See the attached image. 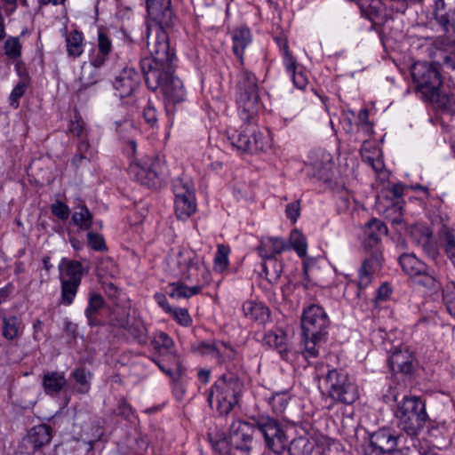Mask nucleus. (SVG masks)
<instances>
[{
    "instance_id": "1",
    "label": "nucleus",
    "mask_w": 455,
    "mask_h": 455,
    "mask_svg": "<svg viewBox=\"0 0 455 455\" xmlns=\"http://www.w3.org/2000/svg\"><path fill=\"white\" fill-rule=\"evenodd\" d=\"M153 30L149 29L148 40ZM150 56L140 60V68L147 86L153 92H159L163 97L167 113L173 112V108L186 100V90L182 81L174 75L175 53L171 49L168 35L162 30L151 43L148 41Z\"/></svg>"
},
{
    "instance_id": "2",
    "label": "nucleus",
    "mask_w": 455,
    "mask_h": 455,
    "mask_svg": "<svg viewBox=\"0 0 455 455\" xmlns=\"http://www.w3.org/2000/svg\"><path fill=\"white\" fill-rule=\"evenodd\" d=\"M235 103L243 124L229 140L239 151L257 153L266 151L271 146L270 133L260 131L256 125L259 111L258 79L254 73L243 70L235 80Z\"/></svg>"
},
{
    "instance_id": "3",
    "label": "nucleus",
    "mask_w": 455,
    "mask_h": 455,
    "mask_svg": "<svg viewBox=\"0 0 455 455\" xmlns=\"http://www.w3.org/2000/svg\"><path fill=\"white\" fill-rule=\"evenodd\" d=\"M243 383L234 373L222 374L207 392V402L220 415L229 414L239 404Z\"/></svg>"
},
{
    "instance_id": "4",
    "label": "nucleus",
    "mask_w": 455,
    "mask_h": 455,
    "mask_svg": "<svg viewBox=\"0 0 455 455\" xmlns=\"http://www.w3.org/2000/svg\"><path fill=\"white\" fill-rule=\"evenodd\" d=\"M397 427L411 438L418 437L428 422L425 401L417 395H405L397 404Z\"/></svg>"
},
{
    "instance_id": "5",
    "label": "nucleus",
    "mask_w": 455,
    "mask_h": 455,
    "mask_svg": "<svg viewBox=\"0 0 455 455\" xmlns=\"http://www.w3.org/2000/svg\"><path fill=\"white\" fill-rule=\"evenodd\" d=\"M324 384L328 397L337 403L351 405L359 398L358 386L344 369L329 370Z\"/></svg>"
},
{
    "instance_id": "6",
    "label": "nucleus",
    "mask_w": 455,
    "mask_h": 455,
    "mask_svg": "<svg viewBox=\"0 0 455 455\" xmlns=\"http://www.w3.org/2000/svg\"><path fill=\"white\" fill-rule=\"evenodd\" d=\"M411 76L417 91L426 100L435 101L438 99L443 81L439 70L434 65L427 62L414 63Z\"/></svg>"
},
{
    "instance_id": "7",
    "label": "nucleus",
    "mask_w": 455,
    "mask_h": 455,
    "mask_svg": "<svg viewBox=\"0 0 455 455\" xmlns=\"http://www.w3.org/2000/svg\"><path fill=\"white\" fill-rule=\"evenodd\" d=\"M58 269L61 283V303L70 305L76 296L84 268L80 261L62 258Z\"/></svg>"
},
{
    "instance_id": "8",
    "label": "nucleus",
    "mask_w": 455,
    "mask_h": 455,
    "mask_svg": "<svg viewBox=\"0 0 455 455\" xmlns=\"http://www.w3.org/2000/svg\"><path fill=\"white\" fill-rule=\"evenodd\" d=\"M172 191L177 219L188 220L196 211V188L192 179L187 175L178 177L172 181Z\"/></svg>"
},
{
    "instance_id": "9",
    "label": "nucleus",
    "mask_w": 455,
    "mask_h": 455,
    "mask_svg": "<svg viewBox=\"0 0 455 455\" xmlns=\"http://www.w3.org/2000/svg\"><path fill=\"white\" fill-rule=\"evenodd\" d=\"M166 172L165 162L159 156H147L139 162L132 161L129 167L130 175L148 188H156Z\"/></svg>"
},
{
    "instance_id": "10",
    "label": "nucleus",
    "mask_w": 455,
    "mask_h": 455,
    "mask_svg": "<svg viewBox=\"0 0 455 455\" xmlns=\"http://www.w3.org/2000/svg\"><path fill=\"white\" fill-rule=\"evenodd\" d=\"M254 427L264 438L266 448L280 449L286 447L287 435L281 423L275 418L260 414L252 418Z\"/></svg>"
},
{
    "instance_id": "11",
    "label": "nucleus",
    "mask_w": 455,
    "mask_h": 455,
    "mask_svg": "<svg viewBox=\"0 0 455 455\" xmlns=\"http://www.w3.org/2000/svg\"><path fill=\"white\" fill-rule=\"evenodd\" d=\"M399 435L389 427H379L369 435V443L363 448V455H386L394 451Z\"/></svg>"
},
{
    "instance_id": "12",
    "label": "nucleus",
    "mask_w": 455,
    "mask_h": 455,
    "mask_svg": "<svg viewBox=\"0 0 455 455\" xmlns=\"http://www.w3.org/2000/svg\"><path fill=\"white\" fill-rule=\"evenodd\" d=\"M254 424L235 419L229 427L230 447L238 451L242 455H251L254 446Z\"/></svg>"
},
{
    "instance_id": "13",
    "label": "nucleus",
    "mask_w": 455,
    "mask_h": 455,
    "mask_svg": "<svg viewBox=\"0 0 455 455\" xmlns=\"http://www.w3.org/2000/svg\"><path fill=\"white\" fill-rule=\"evenodd\" d=\"M146 7L150 19L157 24L154 28V42L159 30L167 34L164 28L172 27L175 24L176 17L172 8L171 0H146Z\"/></svg>"
},
{
    "instance_id": "14",
    "label": "nucleus",
    "mask_w": 455,
    "mask_h": 455,
    "mask_svg": "<svg viewBox=\"0 0 455 455\" xmlns=\"http://www.w3.org/2000/svg\"><path fill=\"white\" fill-rule=\"evenodd\" d=\"M278 44L285 72L292 81L294 87L299 90H304L308 84L307 73L304 71L303 67L298 64L296 58L291 52L287 41L279 40Z\"/></svg>"
},
{
    "instance_id": "15",
    "label": "nucleus",
    "mask_w": 455,
    "mask_h": 455,
    "mask_svg": "<svg viewBox=\"0 0 455 455\" xmlns=\"http://www.w3.org/2000/svg\"><path fill=\"white\" fill-rule=\"evenodd\" d=\"M301 333L327 341L331 321L328 315H301Z\"/></svg>"
},
{
    "instance_id": "16",
    "label": "nucleus",
    "mask_w": 455,
    "mask_h": 455,
    "mask_svg": "<svg viewBox=\"0 0 455 455\" xmlns=\"http://www.w3.org/2000/svg\"><path fill=\"white\" fill-rule=\"evenodd\" d=\"M399 265L411 278L424 277V285H432L434 276L432 270L413 253H403L399 257Z\"/></svg>"
},
{
    "instance_id": "17",
    "label": "nucleus",
    "mask_w": 455,
    "mask_h": 455,
    "mask_svg": "<svg viewBox=\"0 0 455 455\" xmlns=\"http://www.w3.org/2000/svg\"><path fill=\"white\" fill-rule=\"evenodd\" d=\"M52 438V429L47 424H40L33 427L23 439L20 449L31 451H42V448L48 445Z\"/></svg>"
},
{
    "instance_id": "18",
    "label": "nucleus",
    "mask_w": 455,
    "mask_h": 455,
    "mask_svg": "<svg viewBox=\"0 0 455 455\" xmlns=\"http://www.w3.org/2000/svg\"><path fill=\"white\" fill-rule=\"evenodd\" d=\"M140 81V75L133 68H124L115 77L113 86L120 98H125L139 88Z\"/></svg>"
},
{
    "instance_id": "19",
    "label": "nucleus",
    "mask_w": 455,
    "mask_h": 455,
    "mask_svg": "<svg viewBox=\"0 0 455 455\" xmlns=\"http://www.w3.org/2000/svg\"><path fill=\"white\" fill-rule=\"evenodd\" d=\"M410 237L413 243L420 247L430 258L435 259L438 249L433 233L425 224H415L410 228Z\"/></svg>"
},
{
    "instance_id": "20",
    "label": "nucleus",
    "mask_w": 455,
    "mask_h": 455,
    "mask_svg": "<svg viewBox=\"0 0 455 455\" xmlns=\"http://www.w3.org/2000/svg\"><path fill=\"white\" fill-rule=\"evenodd\" d=\"M232 52L235 56L237 58L239 62V73L237 76L243 71L247 70L244 68L245 59L244 52L247 47L252 42V35L250 28L245 25H241L232 31Z\"/></svg>"
},
{
    "instance_id": "21",
    "label": "nucleus",
    "mask_w": 455,
    "mask_h": 455,
    "mask_svg": "<svg viewBox=\"0 0 455 455\" xmlns=\"http://www.w3.org/2000/svg\"><path fill=\"white\" fill-rule=\"evenodd\" d=\"M118 325L140 344L148 341V329L140 315H118Z\"/></svg>"
},
{
    "instance_id": "22",
    "label": "nucleus",
    "mask_w": 455,
    "mask_h": 455,
    "mask_svg": "<svg viewBox=\"0 0 455 455\" xmlns=\"http://www.w3.org/2000/svg\"><path fill=\"white\" fill-rule=\"evenodd\" d=\"M387 235V228L383 221L376 218L369 220L363 227V245L367 248H376L383 236Z\"/></svg>"
},
{
    "instance_id": "23",
    "label": "nucleus",
    "mask_w": 455,
    "mask_h": 455,
    "mask_svg": "<svg viewBox=\"0 0 455 455\" xmlns=\"http://www.w3.org/2000/svg\"><path fill=\"white\" fill-rule=\"evenodd\" d=\"M333 165L331 155L326 151H319L312 159L311 174L319 180L329 181L331 178Z\"/></svg>"
},
{
    "instance_id": "24",
    "label": "nucleus",
    "mask_w": 455,
    "mask_h": 455,
    "mask_svg": "<svg viewBox=\"0 0 455 455\" xmlns=\"http://www.w3.org/2000/svg\"><path fill=\"white\" fill-rule=\"evenodd\" d=\"M68 381L65 372L58 371H47L42 376V387L45 395L56 397L67 387Z\"/></svg>"
},
{
    "instance_id": "25",
    "label": "nucleus",
    "mask_w": 455,
    "mask_h": 455,
    "mask_svg": "<svg viewBox=\"0 0 455 455\" xmlns=\"http://www.w3.org/2000/svg\"><path fill=\"white\" fill-rule=\"evenodd\" d=\"M381 267L380 256L378 251H374L372 255L363 260L362 266L358 269L357 286L359 290H363L371 283L373 275Z\"/></svg>"
},
{
    "instance_id": "26",
    "label": "nucleus",
    "mask_w": 455,
    "mask_h": 455,
    "mask_svg": "<svg viewBox=\"0 0 455 455\" xmlns=\"http://www.w3.org/2000/svg\"><path fill=\"white\" fill-rule=\"evenodd\" d=\"M104 63H95L94 59L89 57V61L84 62L81 68L79 76L80 89H87L101 80V68Z\"/></svg>"
},
{
    "instance_id": "27",
    "label": "nucleus",
    "mask_w": 455,
    "mask_h": 455,
    "mask_svg": "<svg viewBox=\"0 0 455 455\" xmlns=\"http://www.w3.org/2000/svg\"><path fill=\"white\" fill-rule=\"evenodd\" d=\"M288 245L284 239L280 237L266 236L262 237L257 251L259 256L264 259H271L275 255L285 251Z\"/></svg>"
},
{
    "instance_id": "28",
    "label": "nucleus",
    "mask_w": 455,
    "mask_h": 455,
    "mask_svg": "<svg viewBox=\"0 0 455 455\" xmlns=\"http://www.w3.org/2000/svg\"><path fill=\"white\" fill-rule=\"evenodd\" d=\"M361 156L363 161L367 164L375 172L380 174L385 168L380 149L368 141H364L361 148Z\"/></svg>"
},
{
    "instance_id": "29",
    "label": "nucleus",
    "mask_w": 455,
    "mask_h": 455,
    "mask_svg": "<svg viewBox=\"0 0 455 455\" xmlns=\"http://www.w3.org/2000/svg\"><path fill=\"white\" fill-rule=\"evenodd\" d=\"M392 372L411 374L413 371V356L408 351H395L388 358Z\"/></svg>"
},
{
    "instance_id": "30",
    "label": "nucleus",
    "mask_w": 455,
    "mask_h": 455,
    "mask_svg": "<svg viewBox=\"0 0 455 455\" xmlns=\"http://www.w3.org/2000/svg\"><path fill=\"white\" fill-rule=\"evenodd\" d=\"M113 52V44L110 36L103 30L100 29L97 36L96 51L89 57L94 59L95 63H104L109 60Z\"/></svg>"
},
{
    "instance_id": "31",
    "label": "nucleus",
    "mask_w": 455,
    "mask_h": 455,
    "mask_svg": "<svg viewBox=\"0 0 455 455\" xmlns=\"http://www.w3.org/2000/svg\"><path fill=\"white\" fill-rule=\"evenodd\" d=\"M278 332L268 331L264 336V341L269 347H275L283 360L290 361L291 350L288 347L287 335L282 330Z\"/></svg>"
},
{
    "instance_id": "32",
    "label": "nucleus",
    "mask_w": 455,
    "mask_h": 455,
    "mask_svg": "<svg viewBox=\"0 0 455 455\" xmlns=\"http://www.w3.org/2000/svg\"><path fill=\"white\" fill-rule=\"evenodd\" d=\"M211 356L216 359L218 365H222L235 359L236 350L228 342L213 339Z\"/></svg>"
},
{
    "instance_id": "33",
    "label": "nucleus",
    "mask_w": 455,
    "mask_h": 455,
    "mask_svg": "<svg viewBox=\"0 0 455 455\" xmlns=\"http://www.w3.org/2000/svg\"><path fill=\"white\" fill-rule=\"evenodd\" d=\"M66 50L68 57L79 58L84 52V36L81 31L73 30L66 35Z\"/></svg>"
},
{
    "instance_id": "34",
    "label": "nucleus",
    "mask_w": 455,
    "mask_h": 455,
    "mask_svg": "<svg viewBox=\"0 0 455 455\" xmlns=\"http://www.w3.org/2000/svg\"><path fill=\"white\" fill-rule=\"evenodd\" d=\"M151 346L159 355H171L176 357L173 339L165 332L156 333L151 340Z\"/></svg>"
},
{
    "instance_id": "35",
    "label": "nucleus",
    "mask_w": 455,
    "mask_h": 455,
    "mask_svg": "<svg viewBox=\"0 0 455 455\" xmlns=\"http://www.w3.org/2000/svg\"><path fill=\"white\" fill-rule=\"evenodd\" d=\"M72 221L81 230H89L92 226V214L87 206L78 199V204L74 207Z\"/></svg>"
},
{
    "instance_id": "36",
    "label": "nucleus",
    "mask_w": 455,
    "mask_h": 455,
    "mask_svg": "<svg viewBox=\"0 0 455 455\" xmlns=\"http://www.w3.org/2000/svg\"><path fill=\"white\" fill-rule=\"evenodd\" d=\"M3 328L2 334L8 339L12 340L20 332L21 321L16 315H3Z\"/></svg>"
},
{
    "instance_id": "37",
    "label": "nucleus",
    "mask_w": 455,
    "mask_h": 455,
    "mask_svg": "<svg viewBox=\"0 0 455 455\" xmlns=\"http://www.w3.org/2000/svg\"><path fill=\"white\" fill-rule=\"evenodd\" d=\"M325 342L324 340H318L314 337H308L301 333L300 344L303 347L300 353L302 356L306 360L317 358L319 356V347Z\"/></svg>"
},
{
    "instance_id": "38",
    "label": "nucleus",
    "mask_w": 455,
    "mask_h": 455,
    "mask_svg": "<svg viewBox=\"0 0 455 455\" xmlns=\"http://www.w3.org/2000/svg\"><path fill=\"white\" fill-rule=\"evenodd\" d=\"M203 290V285L188 286L181 283H171L169 295L174 299L190 298L199 294Z\"/></svg>"
},
{
    "instance_id": "39",
    "label": "nucleus",
    "mask_w": 455,
    "mask_h": 455,
    "mask_svg": "<svg viewBox=\"0 0 455 455\" xmlns=\"http://www.w3.org/2000/svg\"><path fill=\"white\" fill-rule=\"evenodd\" d=\"M314 449L313 443L306 435L294 438L289 446L291 455H309Z\"/></svg>"
},
{
    "instance_id": "40",
    "label": "nucleus",
    "mask_w": 455,
    "mask_h": 455,
    "mask_svg": "<svg viewBox=\"0 0 455 455\" xmlns=\"http://www.w3.org/2000/svg\"><path fill=\"white\" fill-rule=\"evenodd\" d=\"M25 35L22 31L18 36L8 37L4 44V52L9 60H17L22 54V44L20 41V37Z\"/></svg>"
},
{
    "instance_id": "41",
    "label": "nucleus",
    "mask_w": 455,
    "mask_h": 455,
    "mask_svg": "<svg viewBox=\"0 0 455 455\" xmlns=\"http://www.w3.org/2000/svg\"><path fill=\"white\" fill-rule=\"evenodd\" d=\"M71 378L79 385L76 392L87 394L90 390V379L92 374L84 367L76 368L70 374Z\"/></svg>"
},
{
    "instance_id": "42",
    "label": "nucleus",
    "mask_w": 455,
    "mask_h": 455,
    "mask_svg": "<svg viewBox=\"0 0 455 455\" xmlns=\"http://www.w3.org/2000/svg\"><path fill=\"white\" fill-rule=\"evenodd\" d=\"M439 239L447 256L455 266V235L448 228H443L439 233Z\"/></svg>"
},
{
    "instance_id": "43",
    "label": "nucleus",
    "mask_w": 455,
    "mask_h": 455,
    "mask_svg": "<svg viewBox=\"0 0 455 455\" xmlns=\"http://www.w3.org/2000/svg\"><path fill=\"white\" fill-rule=\"evenodd\" d=\"M230 247L225 244H219L213 259L214 269L218 272L225 271L229 265Z\"/></svg>"
},
{
    "instance_id": "44",
    "label": "nucleus",
    "mask_w": 455,
    "mask_h": 455,
    "mask_svg": "<svg viewBox=\"0 0 455 455\" xmlns=\"http://www.w3.org/2000/svg\"><path fill=\"white\" fill-rule=\"evenodd\" d=\"M443 7L447 11L444 14H440V21L446 27H451L455 30V0H442Z\"/></svg>"
},
{
    "instance_id": "45",
    "label": "nucleus",
    "mask_w": 455,
    "mask_h": 455,
    "mask_svg": "<svg viewBox=\"0 0 455 455\" xmlns=\"http://www.w3.org/2000/svg\"><path fill=\"white\" fill-rule=\"evenodd\" d=\"M114 413L122 419L132 421L136 418V411L133 407L127 402L125 397H121L116 404Z\"/></svg>"
},
{
    "instance_id": "46",
    "label": "nucleus",
    "mask_w": 455,
    "mask_h": 455,
    "mask_svg": "<svg viewBox=\"0 0 455 455\" xmlns=\"http://www.w3.org/2000/svg\"><path fill=\"white\" fill-rule=\"evenodd\" d=\"M290 243L299 258L307 254V241L305 236L299 231L293 230L290 235Z\"/></svg>"
},
{
    "instance_id": "47",
    "label": "nucleus",
    "mask_w": 455,
    "mask_h": 455,
    "mask_svg": "<svg viewBox=\"0 0 455 455\" xmlns=\"http://www.w3.org/2000/svg\"><path fill=\"white\" fill-rule=\"evenodd\" d=\"M68 130L69 133L79 139L88 137V130L85 122L80 117L76 116L74 120L68 124Z\"/></svg>"
},
{
    "instance_id": "48",
    "label": "nucleus",
    "mask_w": 455,
    "mask_h": 455,
    "mask_svg": "<svg viewBox=\"0 0 455 455\" xmlns=\"http://www.w3.org/2000/svg\"><path fill=\"white\" fill-rule=\"evenodd\" d=\"M213 347L212 340H201L191 344L190 350L193 354L200 356H211Z\"/></svg>"
},
{
    "instance_id": "49",
    "label": "nucleus",
    "mask_w": 455,
    "mask_h": 455,
    "mask_svg": "<svg viewBox=\"0 0 455 455\" xmlns=\"http://www.w3.org/2000/svg\"><path fill=\"white\" fill-rule=\"evenodd\" d=\"M443 302L448 313H455V282L447 283L443 289Z\"/></svg>"
},
{
    "instance_id": "50",
    "label": "nucleus",
    "mask_w": 455,
    "mask_h": 455,
    "mask_svg": "<svg viewBox=\"0 0 455 455\" xmlns=\"http://www.w3.org/2000/svg\"><path fill=\"white\" fill-rule=\"evenodd\" d=\"M87 243L89 247L96 251H104L107 250V245L104 237L94 232L87 233Z\"/></svg>"
},
{
    "instance_id": "51",
    "label": "nucleus",
    "mask_w": 455,
    "mask_h": 455,
    "mask_svg": "<svg viewBox=\"0 0 455 455\" xmlns=\"http://www.w3.org/2000/svg\"><path fill=\"white\" fill-rule=\"evenodd\" d=\"M386 217L389 219L393 224L400 225L403 223V207L399 202L392 204L386 210Z\"/></svg>"
},
{
    "instance_id": "52",
    "label": "nucleus",
    "mask_w": 455,
    "mask_h": 455,
    "mask_svg": "<svg viewBox=\"0 0 455 455\" xmlns=\"http://www.w3.org/2000/svg\"><path fill=\"white\" fill-rule=\"evenodd\" d=\"M28 86V84H26V81L19 82L15 85V87L13 88V90L12 91V92L9 96L10 105L12 108H17L19 107V105H20L19 100L26 92Z\"/></svg>"
},
{
    "instance_id": "53",
    "label": "nucleus",
    "mask_w": 455,
    "mask_h": 455,
    "mask_svg": "<svg viewBox=\"0 0 455 455\" xmlns=\"http://www.w3.org/2000/svg\"><path fill=\"white\" fill-rule=\"evenodd\" d=\"M105 304L103 297L95 291L89 293L88 306L85 309V313H94L100 310Z\"/></svg>"
},
{
    "instance_id": "54",
    "label": "nucleus",
    "mask_w": 455,
    "mask_h": 455,
    "mask_svg": "<svg viewBox=\"0 0 455 455\" xmlns=\"http://www.w3.org/2000/svg\"><path fill=\"white\" fill-rule=\"evenodd\" d=\"M209 441L213 451L218 452L220 455H225L228 452V445L230 444L229 442H228L225 437H213L211 435H209Z\"/></svg>"
},
{
    "instance_id": "55",
    "label": "nucleus",
    "mask_w": 455,
    "mask_h": 455,
    "mask_svg": "<svg viewBox=\"0 0 455 455\" xmlns=\"http://www.w3.org/2000/svg\"><path fill=\"white\" fill-rule=\"evenodd\" d=\"M51 210L52 214L61 220H66L69 217V208L61 201H55L52 204Z\"/></svg>"
},
{
    "instance_id": "56",
    "label": "nucleus",
    "mask_w": 455,
    "mask_h": 455,
    "mask_svg": "<svg viewBox=\"0 0 455 455\" xmlns=\"http://www.w3.org/2000/svg\"><path fill=\"white\" fill-rule=\"evenodd\" d=\"M358 120L361 129L368 135H371L373 133V124L369 119V110L367 108H362L359 111Z\"/></svg>"
},
{
    "instance_id": "57",
    "label": "nucleus",
    "mask_w": 455,
    "mask_h": 455,
    "mask_svg": "<svg viewBox=\"0 0 455 455\" xmlns=\"http://www.w3.org/2000/svg\"><path fill=\"white\" fill-rule=\"evenodd\" d=\"M243 313H269L267 307L261 302L250 300L243 305Z\"/></svg>"
},
{
    "instance_id": "58",
    "label": "nucleus",
    "mask_w": 455,
    "mask_h": 455,
    "mask_svg": "<svg viewBox=\"0 0 455 455\" xmlns=\"http://www.w3.org/2000/svg\"><path fill=\"white\" fill-rule=\"evenodd\" d=\"M285 214L286 217L295 224L300 215V202L298 200L288 204L286 205Z\"/></svg>"
},
{
    "instance_id": "59",
    "label": "nucleus",
    "mask_w": 455,
    "mask_h": 455,
    "mask_svg": "<svg viewBox=\"0 0 455 455\" xmlns=\"http://www.w3.org/2000/svg\"><path fill=\"white\" fill-rule=\"evenodd\" d=\"M142 116L146 123H148L151 127H154L157 124L156 109L151 103H148L144 108Z\"/></svg>"
},
{
    "instance_id": "60",
    "label": "nucleus",
    "mask_w": 455,
    "mask_h": 455,
    "mask_svg": "<svg viewBox=\"0 0 455 455\" xmlns=\"http://www.w3.org/2000/svg\"><path fill=\"white\" fill-rule=\"evenodd\" d=\"M15 70L17 72V75L20 78V82L26 81V84H29L30 78H29L28 72L25 63L20 60H18L15 63Z\"/></svg>"
},
{
    "instance_id": "61",
    "label": "nucleus",
    "mask_w": 455,
    "mask_h": 455,
    "mask_svg": "<svg viewBox=\"0 0 455 455\" xmlns=\"http://www.w3.org/2000/svg\"><path fill=\"white\" fill-rule=\"evenodd\" d=\"M101 285L108 297L115 299L119 295V289L112 282L102 281Z\"/></svg>"
},
{
    "instance_id": "62",
    "label": "nucleus",
    "mask_w": 455,
    "mask_h": 455,
    "mask_svg": "<svg viewBox=\"0 0 455 455\" xmlns=\"http://www.w3.org/2000/svg\"><path fill=\"white\" fill-rule=\"evenodd\" d=\"M90 162V156L88 155H83L80 153H76V155L71 159V165L76 169H79L82 166H84L86 164Z\"/></svg>"
},
{
    "instance_id": "63",
    "label": "nucleus",
    "mask_w": 455,
    "mask_h": 455,
    "mask_svg": "<svg viewBox=\"0 0 455 455\" xmlns=\"http://www.w3.org/2000/svg\"><path fill=\"white\" fill-rule=\"evenodd\" d=\"M392 289L387 283H383L377 290L376 302L384 301L389 298Z\"/></svg>"
},
{
    "instance_id": "64",
    "label": "nucleus",
    "mask_w": 455,
    "mask_h": 455,
    "mask_svg": "<svg viewBox=\"0 0 455 455\" xmlns=\"http://www.w3.org/2000/svg\"><path fill=\"white\" fill-rule=\"evenodd\" d=\"M443 65L451 69H455V41L451 45L449 54L443 58Z\"/></svg>"
}]
</instances>
